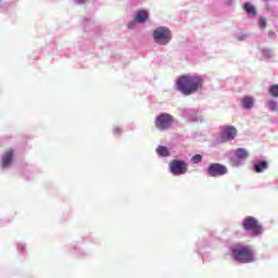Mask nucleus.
Returning <instances> with one entry per match:
<instances>
[{
	"instance_id": "1",
	"label": "nucleus",
	"mask_w": 278,
	"mask_h": 278,
	"mask_svg": "<svg viewBox=\"0 0 278 278\" xmlns=\"http://www.w3.org/2000/svg\"><path fill=\"white\" fill-rule=\"evenodd\" d=\"M204 78L197 74H185L176 79V90L184 94L185 97H190V94H195L203 88Z\"/></svg>"
},
{
	"instance_id": "2",
	"label": "nucleus",
	"mask_w": 278,
	"mask_h": 278,
	"mask_svg": "<svg viewBox=\"0 0 278 278\" xmlns=\"http://www.w3.org/2000/svg\"><path fill=\"white\" fill-rule=\"evenodd\" d=\"M231 255L235 262L240 264H251L255 262V254L250 245L237 244L231 250Z\"/></svg>"
},
{
	"instance_id": "3",
	"label": "nucleus",
	"mask_w": 278,
	"mask_h": 278,
	"mask_svg": "<svg viewBox=\"0 0 278 278\" xmlns=\"http://www.w3.org/2000/svg\"><path fill=\"white\" fill-rule=\"evenodd\" d=\"M241 227L244 231H251L252 238H260V236L264 235V226L253 216L243 218Z\"/></svg>"
},
{
	"instance_id": "4",
	"label": "nucleus",
	"mask_w": 278,
	"mask_h": 278,
	"mask_svg": "<svg viewBox=\"0 0 278 278\" xmlns=\"http://www.w3.org/2000/svg\"><path fill=\"white\" fill-rule=\"evenodd\" d=\"M152 38L155 45L166 47V45H170V40H173V33L170 31V28L160 26L153 30Z\"/></svg>"
},
{
	"instance_id": "5",
	"label": "nucleus",
	"mask_w": 278,
	"mask_h": 278,
	"mask_svg": "<svg viewBox=\"0 0 278 278\" xmlns=\"http://www.w3.org/2000/svg\"><path fill=\"white\" fill-rule=\"evenodd\" d=\"M154 125L159 131H168L175 125V116L169 113H160L154 119Z\"/></svg>"
},
{
	"instance_id": "6",
	"label": "nucleus",
	"mask_w": 278,
	"mask_h": 278,
	"mask_svg": "<svg viewBox=\"0 0 278 278\" xmlns=\"http://www.w3.org/2000/svg\"><path fill=\"white\" fill-rule=\"evenodd\" d=\"M168 173L174 177H181L188 173V162L184 160H172L168 163Z\"/></svg>"
},
{
	"instance_id": "7",
	"label": "nucleus",
	"mask_w": 278,
	"mask_h": 278,
	"mask_svg": "<svg viewBox=\"0 0 278 278\" xmlns=\"http://www.w3.org/2000/svg\"><path fill=\"white\" fill-rule=\"evenodd\" d=\"M237 136L238 128L232 125H226L222 127L217 142L218 144H225V142H231V140H236Z\"/></svg>"
},
{
	"instance_id": "8",
	"label": "nucleus",
	"mask_w": 278,
	"mask_h": 278,
	"mask_svg": "<svg viewBox=\"0 0 278 278\" xmlns=\"http://www.w3.org/2000/svg\"><path fill=\"white\" fill-rule=\"evenodd\" d=\"M227 173H229V169L220 163H212L206 169L207 177H223Z\"/></svg>"
},
{
	"instance_id": "9",
	"label": "nucleus",
	"mask_w": 278,
	"mask_h": 278,
	"mask_svg": "<svg viewBox=\"0 0 278 278\" xmlns=\"http://www.w3.org/2000/svg\"><path fill=\"white\" fill-rule=\"evenodd\" d=\"M15 153H16V150L9 149L1 155V159H0L1 170H8V168H11V166L14 162Z\"/></svg>"
},
{
	"instance_id": "10",
	"label": "nucleus",
	"mask_w": 278,
	"mask_h": 278,
	"mask_svg": "<svg viewBox=\"0 0 278 278\" xmlns=\"http://www.w3.org/2000/svg\"><path fill=\"white\" fill-rule=\"evenodd\" d=\"M83 25L85 27V31L99 33V29H101V26L99 25V23H97L93 18L86 17L83 22Z\"/></svg>"
},
{
	"instance_id": "11",
	"label": "nucleus",
	"mask_w": 278,
	"mask_h": 278,
	"mask_svg": "<svg viewBox=\"0 0 278 278\" xmlns=\"http://www.w3.org/2000/svg\"><path fill=\"white\" fill-rule=\"evenodd\" d=\"M241 108L243 110H253V108H255V98L252 96L241 98Z\"/></svg>"
},
{
	"instance_id": "12",
	"label": "nucleus",
	"mask_w": 278,
	"mask_h": 278,
	"mask_svg": "<svg viewBox=\"0 0 278 278\" xmlns=\"http://www.w3.org/2000/svg\"><path fill=\"white\" fill-rule=\"evenodd\" d=\"M243 10L247 13L248 18H255V16H257V9H255V5L251 2H244Z\"/></svg>"
},
{
	"instance_id": "13",
	"label": "nucleus",
	"mask_w": 278,
	"mask_h": 278,
	"mask_svg": "<svg viewBox=\"0 0 278 278\" xmlns=\"http://www.w3.org/2000/svg\"><path fill=\"white\" fill-rule=\"evenodd\" d=\"M135 20L139 25L144 24L146 21H149V11L147 10H139L136 13Z\"/></svg>"
},
{
	"instance_id": "14",
	"label": "nucleus",
	"mask_w": 278,
	"mask_h": 278,
	"mask_svg": "<svg viewBox=\"0 0 278 278\" xmlns=\"http://www.w3.org/2000/svg\"><path fill=\"white\" fill-rule=\"evenodd\" d=\"M254 173H264V170H268V162L267 161H256L253 165Z\"/></svg>"
},
{
	"instance_id": "15",
	"label": "nucleus",
	"mask_w": 278,
	"mask_h": 278,
	"mask_svg": "<svg viewBox=\"0 0 278 278\" xmlns=\"http://www.w3.org/2000/svg\"><path fill=\"white\" fill-rule=\"evenodd\" d=\"M235 155L236 157H238L239 160H242L243 162H247V160H249V155L250 153L247 151V149L244 148H238L235 151Z\"/></svg>"
},
{
	"instance_id": "16",
	"label": "nucleus",
	"mask_w": 278,
	"mask_h": 278,
	"mask_svg": "<svg viewBox=\"0 0 278 278\" xmlns=\"http://www.w3.org/2000/svg\"><path fill=\"white\" fill-rule=\"evenodd\" d=\"M188 121H190V123H203V115L199 114L197 110H193V113L189 115Z\"/></svg>"
},
{
	"instance_id": "17",
	"label": "nucleus",
	"mask_w": 278,
	"mask_h": 278,
	"mask_svg": "<svg viewBox=\"0 0 278 278\" xmlns=\"http://www.w3.org/2000/svg\"><path fill=\"white\" fill-rule=\"evenodd\" d=\"M156 153L160 157H168L170 155V151H168L166 146H159L156 148Z\"/></svg>"
},
{
	"instance_id": "18",
	"label": "nucleus",
	"mask_w": 278,
	"mask_h": 278,
	"mask_svg": "<svg viewBox=\"0 0 278 278\" xmlns=\"http://www.w3.org/2000/svg\"><path fill=\"white\" fill-rule=\"evenodd\" d=\"M261 53L265 60H273L275 58V52L270 48H263Z\"/></svg>"
},
{
	"instance_id": "19",
	"label": "nucleus",
	"mask_w": 278,
	"mask_h": 278,
	"mask_svg": "<svg viewBox=\"0 0 278 278\" xmlns=\"http://www.w3.org/2000/svg\"><path fill=\"white\" fill-rule=\"evenodd\" d=\"M250 36L251 35L249 33H244V31H239L233 34V38L235 40H238V42H244V40H247V38H250Z\"/></svg>"
},
{
	"instance_id": "20",
	"label": "nucleus",
	"mask_w": 278,
	"mask_h": 278,
	"mask_svg": "<svg viewBox=\"0 0 278 278\" xmlns=\"http://www.w3.org/2000/svg\"><path fill=\"white\" fill-rule=\"evenodd\" d=\"M267 110H269V112H278V101L275 99H269L267 100Z\"/></svg>"
},
{
	"instance_id": "21",
	"label": "nucleus",
	"mask_w": 278,
	"mask_h": 278,
	"mask_svg": "<svg viewBox=\"0 0 278 278\" xmlns=\"http://www.w3.org/2000/svg\"><path fill=\"white\" fill-rule=\"evenodd\" d=\"M230 166L233 168H240V166H244V161L240 160L238 156L230 159Z\"/></svg>"
},
{
	"instance_id": "22",
	"label": "nucleus",
	"mask_w": 278,
	"mask_h": 278,
	"mask_svg": "<svg viewBox=\"0 0 278 278\" xmlns=\"http://www.w3.org/2000/svg\"><path fill=\"white\" fill-rule=\"evenodd\" d=\"M179 114L182 118H190V114H194V109H179Z\"/></svg>"
},
{
	"instance_id": "23",
	"label": "nucleus",
	"mask_w": 278,
	"mask_h": 278,
	"mask_svg": "<svg viewBox=\"0 0 278 278\" xmlns=\"http://www.w3.org/2000/svg\"><path fill=\"white\" fill-rule=\"evenodd\" d=\"M268 92L270 94V97H274V99H278V85H271L268 88Z\"/></svg>"
},
{
	"instance_id": "24",
	"label": "nucleus",
	"mask_w": 278,
	"mask_h": 278,
	"mask_svg": "<svg viewBox=\"0 0 278 278\" xmlns=\"http://www.w3.org/2000/svg\"><path fill=\"white\" fill-rule=\"evenodd\" d=\"M73 251L77 257H84V255H88L86 250H83V249L78 248L77 245H73Z\"/></svg>"
},
{
	"instance_id": "25",
	"label": "nucleus",
	"mask_w": 278,
	"mask_h": 278,
	"mask_svg": "<svg viewBox=\"0 0 278 278\" xmlns=\"http://www.w3.org/2000/svg\"><path fill=\"white\" fill-rule=\"evenodd\" d=\"M257 25L260 29H266L268 25V20H266V17L264 16H261L258 17Z\"/></svg>"
},
{
	"instance_id": "26",
	"label": "nucleus",
	"mask_w": 278,
	"mask_h": 278,
	"mask_svg": "<svg viewBox=\"0 0 278 278\" xmlns=\"http://www.w3.org/2000/svg\"><path fill=\"white\" fill-rule=\"evenodd\" d=\"M201 162H203V155L201 154H195L191 157L192 164H201Z\"/></svg>"
},
{
	"instance_id": "27",
	"label": "nucleus",
	"mask_w": 278,
	"mask_h": 278,
	"mask_svg": "<svg viewBox=\"0 0 278 278\" xmlns=\"http://www.w3.org/2000/svg\"><path fill=\"white\" fill-rule=\"evenodd\" d=\"M122 134H123V128L121 126L113 127V136L121 138Z\"/></svg>"
},
{
	"instance_id": "28",
	"label": "nucleus",
	"mask_w": 278,
	"mask_h": 278,
	"mask_svg": "<svg viewBox=\"0 0 278 278\" xmlns=\"http://www.w3.org/2000/svg\"><path fill=\"white\" fill-rule=\"evenodd\" d=\"M16 247L20 253H25V249H27V244H25V242H18Z\"/></svg>"
},
{
	"instance_id": "29",
	"label": "nucleus",
	"mask_w": 278,
	"mask_h": 278,
	"mask_svg": "<svg viewBox=\"0 0 278 278\" xmlns=\"http://www.w3.org/2000/svg\"><path fill=\"white\" fill-rule=\"evenodd\" d=\"M197 244H198V247H199L198 253H199L200 255H202L201 249H203V245L207 244V241H205V240H200V241H198Z\"/></svg>"
},
{
	"instance_id": "30",
	"label": "nucleus",
	"mask_w": 278,
	"mask_h": 278,
	"mask_svg": "<svg viewBox=\"0 0 278 278\" xmlns=\"http://www.w3.org/2000/svg\"><path fill=\"white\" fill-rule=\"evenodd\" d=\"M138 25V22H136V18L128 23L127 27L128 29H135Z\"/></svg>"
},
{
	"instance_id": "31",
	"label": "nucleus",
	"mask_w": 278,
	"mask_h": 278,
	"mask_svg": "<svg viewBox=\"0 0 278 278\" xmlns=\"http://www.w3.org/2000/svg\"><path fill=\"white\" fill-rule=\"evenodd\" d=\"M268 38H270L271 40H275V38H277V34L273 30L268 31Z\"/></svg>"
},
{
	"instance_id": "32",
	"label": "nucleus",
	"mask_w": 278,
	"mask_h": 278,
	"mask_svg": "<svg viewBox=\"0 0 278 278\" xmlns=\"http://www.w3.org/2000/svg\"><path fill=\"white\" fill-rule=\"evenodd\" d=\"M88 0H73V3H75L76 5H84V3H86Z\"/></svg>"
},
{
	"instance_id": "33",
	"label": "nucleus",
	"mask_w": 278,
	"mask_h": 278,
	"mask_svg": "<svg viewBox=\"0 0 278 278\" xmlns=\"http://www.w3.org/2000/svg\"><path fill=\"white\" fill-rule=\"evenodd\" d=\"M235 3V0H226V5H233Z\"/></svg>"
},
{
	"instance_id": "34",
	"label": "nucleus",
	"mask_w": 278,
	"mask_h": 278,
	"mask_svg": "<svg viewBox=\"0 0 278 278\" xmlns=\"http://www.w3.org/2000/svg\"><path fill=\"white\" fill-rule=\"evenodd\" d=\"M0 10H3V1L0 0Z\"/></svg>"
},
{
	"instance_id": "35",
	"label": "nucleus",
	"mask_w": 278,
	"mask_h": 278,
	"mask_svg": "<svg viewBox=\"0 0 278 278\" xmlns=\"http://www.w3.org/2000/svg\"><path fill=\"white\" fill-rule=\"evenodd\" d=\"M264 3H268L270 0H262Z\"/></svg>"
}]
</instances>
